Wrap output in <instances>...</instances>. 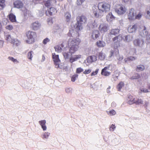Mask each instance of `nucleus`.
<instances>
[{
  "label": "nucleus",
  "instance_id": "1",
  "mask_svg": "<svg viewBox=\"0 0 150 150\" xmlns=\"http://www.w3.org/2000/svg\"><path fill=\"white\" fill-rule=\"evenodd\" d=\"M110 5L106 2H100L98 6L94 5L92 7V11L94 16L98 18L102 16L104 13H105L110 10Z\"/></svg>",
  "mask_w": 150,
  "mask_h": 150
},
{
  "label": "nucleus",
  "instance_id": "2",
  "mask_svg": "<svg viewBox=\"0 0 150 150\" xmlns=\"http://www.w3.org/2000/svg\"><path fill=\"white\" fill-rule=\"evenodd\" d=\"M77 23L75 24L74 27L77 30H81L83 28V25L87 22V18L84 16H78L76 18Z\"/></svg>",
  "mask_w": 150,
  "mask_h": 150
},
{
  "label": "nucleus",
  "instance_id": "3",
  "mask_svg": "<svg viewBox=\"0 0 150 150\" xmlns=\"http://www.w3.org/2000/svg\"><path fill=\"white\" fill-rule=\"evenodd\" d=\"M80 42L79 38H70L69 41V44L71 47L69 49V51L71 53H74L77 51L79 48L78 45Z\"/></svg>",
  "mask_w": 150,
  "mask_h": 150
},
{
  "label": "nucleus",
  "instance_id": "4",
  "mask_svg": "<svg viewBox=\"0 0 150 150\" xmlns=\"http://www.w3.org/2000/svg\"><path fill=\"white\" fill-rule=\"evenodd\" d=\"M139 34L142 37L146 38V40L148 42H150V33L149 32L145 26L140 27L139 30Z\"/></svg>",
  "mask_w": 150,
  "mask_h": 150
},
{
  "label": "nucleus",
  "instance_id": "5",
  "mask_svg": "<svg viewBox=\"0 0 150 150\" xmlns=\"http://www.w3.org/2000/svg\"><path fill=\"white\" fill-rule=\"evenodd\" d=\"M26 35L28 38L26 42L28 44H32L34 42L37 36L35 32L31 31H28L26 33Z\"/></svg>",
  "mask_w": 150,
  "mask_h": 150
},
{
  "label": "nucleus",
  "instance_id": "6",
  "mask_svg": "<svg viewBox=\"0 0 150 150\" xmlns=\"http://www.w3.org/2000/svg\"><path fill=\"white\" fill-rule=\"evenodd\" d=\"M113 67L112 64H110L108 66L105 67L102 69L101 72V74L105 76H110L112 71V70Z\"/></svg>",
  "mask_w": 150,
  "mask_h": 150
},
{
  "label": "nucleus",
  "instance_id": "7",
  "mask_svg": "<svg viewBox=\"0 0 150 150\" xmlns=\"http://www.w3.org/2000/svg\"><path fill=\"white\" fill-rule=\"evenodd\" d=\"M115 11L118 14L121 15L125 12L126 9L124 6L120 5H117L116 6Z\"/></svg>",
  "mask_w": 150,
  "mask_h": 150
},
{
  "label": "nucleus",
  "instance_id": "8",
  "mask_svg": "<svg viewBox=\"0 0 150 150\" xmlns=\"http://www.w3.org/2000/svg\"><path fill=\"white\" fill-rule=\"evenodd\" d=\"M52 59L54 61L55 67L58 68L59 67L60 60L59 58L58 55H56L55 53L52 54Z\"/></svg>",
  "mask_w": 150,
  "mask_h": 150
},
{
  "label": "nucleus",
  "instance_id": "9",
  "mask_svg": "<svg viewBox=\"0 0 150 150\" xmlns=\"http://www.w3.org/2000/svg\"><path fill=\"white\" fill-rule=\"evenodd\" d=\"M133 44L136 47H142L144 45V41L141 39L137 38L133 41Z\"/></svg>",
  "mask_w": 150,
  "mask_h": 150
},
{
  "label": "nucleus",
  "instance_id": "10",
  "mask_svg": "<svg viewBox=\"0 0 150 150\" xmlns=\"http://www.w3.org/2000/svg\"><path fill=\"white\" fill-rule=\"evenodd\" d=\"M5 36L6 40L8 41H10L15 39V38L16 36V35L15 33L12 32L10 33H5Z\"/></svg>",
  "mask_w": 150,
  "mask_h": 150
},
{
  "label": "nucleus",
  "instance_id": "11",
  "mask_svg": "<svg viewBox=\"0 0 150 150\" xmlns=\"http://www.w3.org/2000/svg\"><path fill=\"white\" fill-rule=\"evenodd\" d=\"M108 25L105 23H101L99 26V29L101 33H104L107 32L108 30Z\"/></svg>",
  "mask_w": 150,
  "mask_h": 150
},
{
  "label": "nucleus",
  "instance_id": "12",
  "mask_svg": "<svg viewBox=\"0 0 150 150\" xmlns=\"http://www.w3.org/2000/svg\"><path fill=\"white\" fill-rule=\"evenodd\" d=\"M41 26V23L38 21H36L33 23L31 25V28L34 30H37L39 29Z\"/></svg>",
  "mask_w": 150,
  "mask_h": 150
},
{
  "label": "nucleus",
  "instance_id": "13",
  "mask_svg": "<svg viewBox=\"0 0 150 150\" xmlns=\"http://www.w3.org/2000/svg\"><path fill=\"white\" fill-rule=\"evenodd\" d=\"M136 15V11L133 8H131L129 11L128 15V18L129 20L134 19V17Z\"/></svg>",
  "mask_w": 150,
  "mask_h": 150
},
{
  "label": "nucleus",
  "instance_id": "14",
  "mask_svg": "<svg viewBox=\"0 0 150 150\" xmlns=\"http://www.w3.org/2000/svg\"><path fill=\"white\" fill-rule=\"evenodd\" d=\"M56 12V9L53 7H51L47 10L46 12V14L47 16H52L55 14Z\"/></svg>",
  "mask_w": 150,
  "mask_h": 150
},
{
  "label": "nucleus",
  "instance_id": "15",
  "mask_svg": "<svg viewBox=\"0 0 150 150\" xmlns=\"http://www.w3.org/2000/svg\"><path fill=\"white\" fill-rule=\"evenodd\" d=\"M99 32L97 30L93 31L91 35V38L93 40H96L98 37L99 36Z\"/></svg>",
  "mask_w": 150,
  "mask_h": 150
},
{
  "label": "nucleus",
  "instance_id": "16",
  "mask_svg": "<svg viewBox=\"0 0 150 150\" xmlns=\"http://www.w3.org/2000/svg\"><path fill=\"white\" fill-rule=\"evenodd\" d=\"M74 53H71L69 51V49L68 51H64L63 52V55L64 57V58L66 59H69L71 57L72 55Z\"/></svg>",
  "mask_w": 150,
  "mask_h": 150
},
{
  "label": "nucleus",
  "instance_id": "17",
  "mask_svg": "<svg viewBox=\"0 0 150 150\" xmlns=\"http://www.w3.org/2000/svg\"><path fill=\"white\" fill-rule=\"evenodd\" d=\"M38 123L41 127L43 131H45L47 130V127L46 125V121L45 120L39 121Z\"/></svg>",
  "mask_w": 150,
  "mask_h": 150
},
{
  "label": "nucleus",
  "instance_id": "18",
  "mask_svg": "<svg viewBox=\"0 0 150 150\" xmlns=\"http://www.w3.org/2000/svg\"><path fill=\"white\" fill-rule=\"evenodd\" d=\"M127 103L131 105L133 103H135V98H133L132 96L129 95L127 99Z\"/></svg>",
  "mask_w": 150,
  "mask_h": 150
},
{
  "label": "nucleus",
  "instance_id": "19",
  "mask_svg": "<svg viewBox=\"0 0 150 150\" xmlns=\"http://www.w3.org/2000/svg\"><path fill=\"white\" fill-rule=\"evenodd\" d=\"M9 42L13 45V47L14 48L18 46L20 43V41L16 39H13Z\"/></svg>",
  "mask_w": 150,
  "mask_h": 150
},
{
  "label": "nucleus",
  "instance_id": "20",
  "mask_svg": "<svg viewBox=\"0 0 150 150\" xmlns=\"http://www.w3.org/2000/svg\"><path fill=\"white\" fill-rule=\"evenodd\" d=\"M15 7L18 8H21L23 6L22 2L19 0H17L15 1L14 3Z\"/></svg>",
  "mask_w": 150,
  "mask_h": 150
},
{
  "label": "nucleus",
  "instance_id": "21",
  "mask_svg": "<svg viewBox=\"0 0 150 150\" xmlns=\"http://www.w3.org/2000/svg\"><path fill=\"white\" fill-rule=\"evenodd\" d=\"M64 17L66 21L68 23L70 22L71 19V15L70 13L68 12H67L64 13Z\"/></svg>",
  "mask_w": 150,
  "mask_h": 150
},
{
  "label": "nucleus",
  "instance_id": "22",
  "mask_svg": "<svg viewBox=\"0 0 150 150\" xmlns=\"http://www.w3.org/2000/svg\"><path fill=\"white\" fill-rule=\"evenodd\" d=\"M137 28V25L135 24L132 26H130L128 28V31L129 33H132L135 31Z\"/></svg>",
  "mask_w": 150,
  "mask_h": 150
},
{
  "label": "nucleus",
  "instance_id": "23",
  "mask_svg": "<svg viewBox=\"0 0 150 150\" xmlns=\"http://www.w3.org/2000/svg\"><path fill=\"white\" fill-rule=\"evenodd\" d=\"M115 18L111 13H109L106 16V19L108 22H111Z\"/></svg>",
  "mask_w": 150,
  "mask_h": 150
},
{
  "label": "nucleus",
  "instance_id": "24",
  "mask_svg": "<svg viewBox=\"0 0 150 150\" xmlns=\"http://www.w3.org/2000/svg\"><path fill=\"white\" fill-rule=\"evenodd\" d=\"M81 57V55H75L74 57H71L69 59V62L72 63L74 61H76L78 59L80 58Z\"/></svg>",
  "mask_w": 150,
  "mask_h": 150
},
{
  "label": "nucleus",
  "instance_id": "25",
  "mask_svg": "<svg viewBox=\"0 0 150 150\" xmlns=\"http://www.w3.org/2000/svg\"><path fill=\"white\" fill-rule=\"evenodd\" d=\"M97 60V57L96 56L93 55L90 56L87 58V62L89 63H91L92 62L96 61Z\"/></svg>",
  "mask_w": 150,
  "mask_h": 150
},
{
  "label": "nucleus",
  "instance_id": "26",
  "mask_svg": "<svg viewBox=\"0 0 150 150\" xmlns=\"http://www.w3.org/2000/svg\"><path fill=\"white\" fill-rule=\"evenodd\" d=\"M122 40V37L121 35H119L118 36L116 37L113 38V40L114 43H119V42Z\"/></svg>",
  "mask_w": 150,
  "mask_h": 150
},
{
  "label": "nucleus",
  "instance_id": "27",
  "mask_svg": "<svg viewBox=\"0 0 150 150\" xmlns=\"http://www.w3.org/2000/svg\"><path fill=\"white\" fill-rule=\"evenodd\" d=\"M122 39L124 40L126 42H129L131 41L132 39V36L129 35H125L124 37H122Z\"/></svg>",
  "mask_w": 150,
  "mask_h": 150
},
{
  "label": "nucleus",
  "instance_id": "28",
  "mask_svg": "<svg viewBox=\"0 0 150 150\" xmlns=\"http://www.w3.org/2000/svg\"><path fill=\"white\" fill-rule=\"evenodd\" d=\"M56 3L55 0H48L45 3V5L46 6L48 7L53 3Z\"/></svg>",
  "mask_w": 150,
  "mask_h": 150
},
{
  "label": "nucleus",
  "instance_id": "29",
  "mask_svg": "<svg viewBox=\"0 0 150 150\" xmlns=\"http://www.w3.org/2000/svg\"><path fill=\"white\" fill-rule=\"evenodd\" d=\"M106 57V56L104 53L102 52L99 53L98 54L99 59L100 60H103Z\"/></svg>",
  "mask_w": 150,
  "mask_h": 150
},
{
  "label": "nucleus",
  "instance_id": "30",
  "mask_svg": "<svg viewBox=\"0 0 150 150\" xmlns=\"http://www.w3.org/2000/svg\"><path fill=\"white\" fill-rule=\"evenodd\" d=\"M125 84L122 81L120 82L117 86V88L118 91H120L122 88L124 86Z\"/></svg>",
  "mask_w": 150,
  "mask_h": 150
},
{
  "label": "nucleus",
  "instance_id": "31",
  "mask_svg": "<svg viewBox=\"0 0 150 150\" xmlns=\"http://www.w3.org/2000/svg\"><path fill=\"white\" fill-rule=\"evenodd\" d=\"M9 18L11 21L15 22L16 21V17L13 13H10L9 15Z\"/></svg>",
  "mask_w": 150,
  "mask_h": 150
},
{
  "label": "nucleus",
  "instance_id": "32",
  "mask_svg": "<svg viewBox=\"0 0 150 150\" xmlns=\"http://www.w3.org/2000/svg\"><path fill=\"white\" fill-rule=\"evenodd\" d=\"M77 30L74 31V30H72L70 31L69 33V35L70 36L72 37H75L76 36L77 34Z\"/></svg>",
  "mask_w": 150,
  "mask_h": 150
},
{
  "label": "nucleus",
  "instance_id": "33",
  "mask_svg": "<svg viewBox=\"0 0 150 150\" xmlns=\"http://www.w3.org/2000/svg\"><path fill=\"white\" fill-rule=\"evenodd\" d=\"M97 46L99 47H103L105 46V43L103 41L99 40L96 42Z\"/></svg>",
  "mask_w": 150,
  "mask_h": 150
},
{
  "label": "nucleus",
  "instance_id": "34",
  "mask_svg": "<svg viewBox=\"0 0 150 150\" xmlns=\"http://www.w3.org/2000/svg\"><path fill=\"white\" fill-rule=\"evenodd\" d=\"M120 30L118 29H112L111 30L110 33L111 35H115L119 33Z\"/></svg>",
  "mask_w": 150,
  "mask_h": 150
},
{
  "label": "nucleus",
  "instance_id": "35",
  "mask_svg": "<svg viewBox=\"0 0 150 150\" xmlns=\"http://www.w3.org/2000/svg\"><path fill=\"white\" fill-rule=\"evenodd\" d=\"M147 89L144 88L143 87H141L140 88L139 90V93L140 95L142 93H146L149 92Z\"/></svg>",
  "mask_w": 150,
  "mask_h": 150
},
{
  "label": "nucleus",
  "instance_id": "36",
  "mask_svg": "<svg viewBox=\"0 0 150 150\" xmlns=\"http://www.w3.org/2000/svg\"><path fill=\"white\" fill-rule=\"evenodd\" d=\"M145 69V67L143 65H139L137 66L136 70L138 72L143 71Z\"/></svg>",
  "mask_w": 150,
  "mask_h": 150
},
{
  "label": "nucleus",
  "instance_id": "37",
  "mask_svg": "<svg viewBox=\"0 0 150 150\" xmlns=\"http://www.w3.org/2000/svg\"><path fill=\"white\" fill-rule=\"evenodd\" d=\"M140 75L138 73H135L130 78V79L131 80L137 79L140 78Z\"/></svg>",
  "mask_w": 150,
  "mask_h": 150
},
{
  "label": "nucleus",
  "instance_id": "38",
  "mask_svg": "<svg viewBox=\"0 0 150 150\" xmlns=\"http://www.w3.org/2000/svg\"><path fill=\"white\" fill-rule=\"evenodd\" d=\"M90 87L93 90L97 91L98 90V86L96 84V83H94L93 84L91 85Z\"/></svg>",
  "mask_w": 150,
  "mask_h": 150
},
{
  "label": "nucleus",
  "instance_id": "39",
  "mask_svg": "<svg viewBox=\"0 0 150 150\" xmlns=\"http://www.w3.org/2000/svg\"><path fill=\"white\" fill-rule=\"evenodd\" d=\"M50 133L48 132H45L42 134V137L43 139H48Z\"/></svg>",
  "mask_w": 150,
  "mask_h": 150
},
{
  "label": "nucleus",
  "instance_id": "40",
  "mask_svg": "<svg viewBox=\"0 0 150 150\" xmlns=\"http://www.w3.org/2000/svg\"><path fill=\"white\" fill-rule=\"evenodd\" d=\"M115 53V56L117 59L119 60H121L122 59L123 57L122 56H120L119 54V51L117 49H116Z\"/></svg>",
  "mask_w": 150,
  "mask_h": 150
},
{
  "label": "nucleus",
  "instance_id": "41",
  "mask_svg": "<svg viewBox=\"0 0 150 150\" xmlns=\"http://www.w3.org/2000/svg\"><path fill=\"white\" fill-rule=\"evenodd\" d=\"M54 48L55 51L58 53L61 52L62 50L61 47L59 45H58L56 46Z\"/></svg>",
  "mask_w": 150,
  "mask_h": 150
},
{
  "label": "nucleus",
  "instance_id": "42",
  "mask_svg": "<svg viewBox=\"0 0 150 150\" xmlns=\"http://www.w3.org/2000/svg\"><path fill=\"white\" fill-rule=\"evenodd\" d=\"M143 100L140 98H139L136 100L135 99V103L136 105L143 104Z\"/></svg>",
  "mask_w": 150,
  "mask_h": 150
},
{
  "label": "nucleus",
  "instance_id": "43",
  "mask_svg": "<svg viewBox=\"0 0 150 150\" xmlns=\"http://www.w3.org/2000/svg\"><path fill=\"white\" fill-rule=\"evenodd\" d=\"M136 59V58L132 56L130 57L124 59L125 62H127L128 61H133Z\"/></svg>",
  "mask_w": 150,
  "mask_h": 150
},
{
  "label": "nucleus",
  "instance_id": "44",
  "mask_svg": "<svg viewBox=\"0 0 150 150\" xmlns=\"http://www.w3.org/2000/svg\"><path fill=\"white\" fill-rule=\"evenodd\" d=\"M146 13V18L150 19V7L147 9Z\"/></svg>",
  "mask_w": 150,
  "mask_h": 150
},
{
  "label": "nucleus",
  "instance_id": "45",
  "mask_svg": "<svg viewBox=\"0 0 150 150\" xmlns=\"http://www.w3.org/2000/svg\"><path fill=\"white\" fill-rule=\"evenodd\" d=\"M5 0H0V9H2L5 6Z\"/></svg>",
  "mask_w": 150,
  "mask_h": 150
},
{
  "label": "nucleus",
  "instance_id": "46",
  "mask_svg": "<svg viewBox=\"0 0 150 150\" xmlns=\"http://www.w3.org/2000/svg\"><path fill=\"white\" fill-rule=\"evenodd\" d=\"M8 59L14 63H17L18 62V61H17L16 59H14L13 57H8Z\"/></svg>",
  "mask_w": 150,
  "mask_h": 150
},
{
  "label": "nucleus",
  "instance_id": "47",
  "mask_svg": "<svg viewBox=\"0 0 150 150\" xmlns=\"http://www.w3.org/2000/svg\"><path fill=\"white\" fill-rule=\"evenodd\" d=\"M33 52L32 51H30L28 53V57L29 59L30 60L32 59V58L33 57Z\"/></svg>",
  "mask_w": 150,
  "mask_h": 150
},
{
  "label": "nucleus",
  "instance_id": "48",
  "mask_svg": "<svg viewBox=\"0 0 150 150\" xmlns=\"http://www.w3.org/2000/svg\"><path fill=\"white\" fill-rule=\"evenodd\" d=\"M78 75L77 74L73 75L71 78V81L73 82H74L78 78Z\"/></svg>",
  "mask_w": 150,
  "mask_h": 150
},
{
  "label": "nucleus",
  "instance_id": "49",
  "mask_svg": "<svg viewBox=\"0 0 150 150\" xmlns=\"http://www.w3.org/2000/svg\"><path fill=\"white\" fill-rule=\"evenodd\" d=\"M65 91L67 93H71L72 92V88H71L67 87L65 88Z\"/></svg>",
  "mask_w": 150,
  "mask_h": 150
},
{
  "label": "nucleus",
  "instance_id": "50",
  "mask_svg": "<svg viewBox=\"0 0 150 150\" xmlns=\"http://www.w3.org/2000/svg\"><path fill=\"white\" fill-rule=\"evenodd\" d=\"M115 111L113 110H110L108 113L110 115H113L116 114Z\"/></svg>",
  "mask_w": 150,
  "mask_h": 150
},
{
  "label": "nucleus",
  "instance_id": "51",
  "mask_svg": "<svg viewBox=\"0 0 150 150\" xmlns=\"http://www.w3.org/2000/svg\"><path fill=\"white\" fill-rule=\"evenodd\" d=\"M142 16V14L141 13H139L136 16V15L134 17V19H140Z\"/></svg>",
  "mask_w": 150,
  "mask_h": 150
},
{
  "label": "nucleus",
  "instance_id": "52",
  "mask_svg": "<svg viewBox=\"0 0 150 150\" xmlns=\"http://www.w3.org/2000/svg\"><path fill=\"white\" fill-rule=\"evenodd\" d=\"M83 69L81 67L77 68L76 70V73L77 74H80L83 71Z\"/></svg>",
  "mask_w": 150,
  "mask_h": 150
},
{
  "label": "nucleus",
  "instance_id": "53",
  "mask_svg": "<svg viewBox=\"0 0 150 150\" xmlns=\"http://www.w3.org/2000/svg\"><path fill=\"white\" fill-rule=\"evenodd\" d=\"M85 0H77V4L78 5H81L84 1Z\"/></svg>",
  "mask_w": 150,
  "mask_h": 150
},
{
  "label": "nucleus",
  "instance_id": "54",
  "mask_svg": "<svg viewBox=\"0 0 150 150\" xmlns=\"http://www.w3.org/2000/svg\"><path fill=\"white\" fill-rule=\"evenodd\" d=\"M116 128V126L112 124L110 127L109 129L110 131H113Z\"/></svg>",
  "mask_w": 150,
  "mask_h": 150
},
{
  "label": "nucleus",
  "instance_id": "55",
  "mask_svg": "<svg viewBox=\"0 0 150 150\" xmlns=\"http://www.w3.org/2000/svg\"><path fill=\"white\" fill-rule=\"evenodd\" d=\"M98 70L99 69H96L95 71H93L92 72V73L91 74V76H94L96 75L97 74L98 72Z\"/></svg>",
  "mask_w": 150,
  "mask_h": 150
},
{
  "label": "nucleus",
  "instance_id": "56",
  "mask_svg": "<svg viewBox=\"0 0 150 150\" xmlns=\"http://www.w3.org/2000/svg\"><path fill=\"white\" fill-rule=\"evenodd\" d=\"M50 40L48 38H46L43 40V43L45 45L47 42H50Z\"/></svg>",
  "mask_w": 150,
  "mask_h": 150
},
{
  "label": "nucleus",
  "instance_id": "57",
  "mask_svg": "<svg viewBox=\"0 0 150 150\" xmlns=\"http://www.w3.org/2000/svg\"><path fill=\"white\" fill-rule=\"evenodd\" d=\"M116 49L115 50V51H113V50H112L110 52V57H111L112 56H113L115 55V54H116Z\"/></svg>",
  "mask_w": 150,
  "mask_h": 150
},
{
  "label": "nucleus",
  "instance_id": "58",
  "mask_svg": "<svg viewBox=\"0 0 150 150\" xmlns=\"http://www.w3.org/2000/svg\"><path fill=\"white\" fill-rule=\"evenodd\" d=\"M6 28V29L9 30H12L13 28V26L11 25H7Z\"/></svg>",
  "mask_w": 150,
  "mask_h": 150
},
{
  "label": "nucleus",
  "instance_id": "59",
  "mask_svg": "<svg viewBox=\"0 0 150 150\" xmlns=\"http://www.w3.org/2000/svg\"><path fill=\"white\" fill-rule=\"evenodd\" d=\"M91 70L90 69H88L87 70H85L83 72V73L84 74H88L90 73L91 71Z\"/></svg>",
  "mask_w": 150,
  "mask_h": 150
},
{
  "label": "nucleus",
  "instance_id": "60",
  "mask_svg": "<svg viewBox=\"0 0 150 150\" xmlns=\"http://www.w3.org/2000/svg\"><path fill=\"white\" fill-rule=\"evenodd\" d=\"M4 43L3 40H0V48H1L3 46Z\"/></svg>",
  "mask_w": 150,
  "mask_h": 150
},
{
  "label": "nucleus",
  "instance_id": "61",
  "mask_svg": "<svg viewBox=\"0 0 150 150\" xmlns=\"http://www.w3.org/2000/svg\"><path fill=\"white\" fill-rule=\"evenodd\" d=\"M144 103V106L145 108H146L149 105V103L146 101H145Z\"/></svg>",
  "mask_w": 150,
  "mask_h": 150
},
{
  "label": "nucleus",
  "instance_id": "62",
  "mask_svg": "<svg viewBox=\"0 0 150 150\" xmlns=\"http://www.w3.org/2000/svg\"><path fill=\"white\" fill-rule=\"evenodd\" d=\"M110 87L109 86L107 88V93H110Z\"/></svg>",
  "mask_w": 150,
  "mask_h": 150
},
{
  "label": "nucleus",
  "instance_id": "63",
  "mask_svg": "<svg viewBox=\"0 0 150 150\" xmlns=\"http://www.w3.org/2000/svg\"><path fill=\"white\" fill-rule=\"evenodd\" d=\"M45 57L43 55H42V59L41 60V61L42 62H43L45 60Z\"/></svg>",
  "mask_w": 150,
  "mask_h": 150
},
{
  "label": "nucleus",
  "instance_id": "64",
  "mask_svg": "<svg viewBox=\"0 0 150 150\" xmlns=\"http://www.w3.org/2000/svg\"><path fill=\"white\" fill-rule=\"evenodd\" d=\"M117 76H113V78L115 81L117 79Z\"/></svg>",
  "mask_w": 150,
  "mask_h": 150
}]
</instances>
